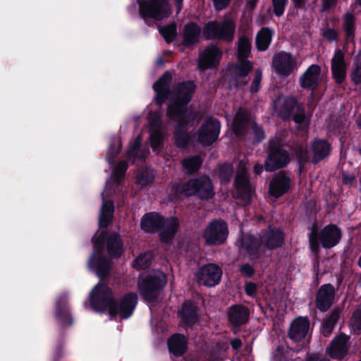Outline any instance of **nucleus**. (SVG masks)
I'll list each match as a JSON object with an SVG mask.
<instances>
[{"instance_id":"1","label":"nucleus","mask_w":361,"mask_h":361,"mask_svg":"<svg viewBox=\"0 0 361 361\" xmlns=\"http://www.w3.org/2000/svg\"><path fill=\"white\" fill-rule=\"evenodd\" d=\"M180 227L177 217H165L159 212H150L145 214L140 220V228L145 233H158L163 244H170L175 238Z\"/></svg>"},{"instance_id":"2","label":"nucleus","mask_w":361,"mask_h":361,"mask_svg":"<svg viewBox=\"0 0 361 361\" xmlns=\"http://www.w3.org/2000/svg\"><path fill=\"white\" fill-rule=\"evenodd\" d=\"M275 110L279 116L283 121H288L291 117L298 125L299 130L307 128L310 121L307 118L305 106L294 96H285L281 99L279 97L275 102Z\"/></svg>"},{"instance_id":"3","label":"nucleus","mask_w":361,"mask_h":361,"mask_svg":"<svg viewBox=\"0 0 361 361\" xmlns=\"http://www.w3.org/2000/svg\"><path fill=\"white\" fill-rule=\"evenodd\" d=\"M341 237V231L336 224H329L319 231L317 224H314L309 235L310 248L312 252L317 255L320 245L325 249H330L340 242Z\"/></svg>"},{"instance_id":"4","label":"nucleus","mask_w":361,"mask_h":361,"mask_svg":"<svg viewBox=\"0 0 361 361\" xmlns=\"http://www.w3.org/2000/svg\"><path fill=\"white\" fill-rule=\"evenodd\" d=\"M166 283V275L157 271L139 277L137 289L142 299L152 303L157 300Z\"/></svg>"},{"instance_id":"5","label":"nucleus","mask_w":361,"mask_h":361,"mask_svg":"<svg viewBox=\"0 0 361 361\" xmlns=\"http://www.w3.org/2000/svg\"><path fill=\"white\" fill-rule=\"evenodd\" d=\"M139 14L145 24L149 27L155 21H161L171 14L169 0H137Z\"/></svg>"},{"instance_id":"6","label":"nucleus","mask_w":361,"mask_h":361,"mask_svg":"<svg viewBox=\"0 0 361 361\" xmlns=\"http://www.w3.org/2000/svg\"><path fill=\"white\" fill-rule=\"evenodd\" d=\"M196 85L192 80L179 82L176 86L175 99L167 106L166 113L180 115L195 116V113L188 109V104L191 102L195 92Z\"/></svg>"},{"instance_id":"7","label":"nucleus","mask_w":361,"mask_h":361,"mask_svg":"<svg viewBox=\"0 0 361 361\" xmlns=\"http://www.w3.org/2000/svg\"><path fill=\"white\" fill-rule=\"evenodd\" d=\"M267 154L264 159V170L267 172L284 169L290 161L289 152L283 147L278 138L269 140Z\"/></svg>"},{"instance_id":"8","label":"nucleus","mask_w":361,"mask_h":361,"mask_svg":"<svg viewBox=\"0 0 361 361\" xmlns=\"http://www.w3.org/2000/svg\"><path fill=\"white\" fill-rule=\"evenodd\" d=\"M235 25L229 19L221 22L216 20L209 21L202 30V35L206 40H217L231 42L234 39Z\"/></svg>"},{"instance_id":"9","label":"nucleus","mask_w":361,"mask_h":361,"mask_svg":"<svg viewBox=\"0 0 361 361\" xmlns=\"http://www.w3.org/2000/svg\"><path fill=\"white\" fill-rule=\"evenodd\" d=\"M114 300L112 289L106 283H98L91 290L90 302L93 310L104 312L109 308Z\"/></svg>"},{"instance_id":"10","label":"nucleus","mask_w":361,"mask_h":361,"mask_svg":"<svg viewBox=\"0 0 361 361\" xmlns=\"http://www.w3.org/2000/svg\"><path fill=\"white\" fill-rule=\"evenodd\" d=\"M167 118L176 122L173 130V138L175 145L180 148L186 147L190 141V135L188 128L192 123L195 116L183 115L166 113Z\"/></svg>"},{"instance_id":"11","label":"nucleus","mask_w":361,"mask_h":361,"mask_svg":"<svg viewBox=\"0 0 361 361\" xmlns=\"http://www.w3.org/2000/svg\"><path fill=\"white\" fill-rule=\"evenodd\" d=\"M228 235L226 222L221 219H215L209 222L203 231L202 237L205 244L209 246L224 244Z\"/></svg>"},{"instance_id":"12","label":"nucleus","mask_w":361,"mask_h":361,"mask_svg":"<svg viewBox=\"0 0 361 361\" xmlns=\"http://www.w3.org/2000/svg\"><path fill=\"white\" fill-rule=\"evenodd\" d=\"M138 298L135 292L125 293L120 300L114 299L109 308V315L111 318L119 316L123 319H127L131 317L137 306Z\"/></svg>"},{"instance_id":"13","label":"nucleus","mask_w":361,"mask_h":361,"mask_svg":"<svg viewBox=\"0 0 361 361\" xmlns=\"http://www.w3.org/2000/svg\"><path fill=\"white\" fill-rule=\"evenodd\" d=\"M220 129L221 123L217 118H207L197 132V141L203 147L212 145L219 138Z\"/></svg>"},{"instance_id":"14","label":"nucleus","mask_w":361,"mask_h":361,"mask_svg":"<svg viewBox=\"0 0 361 361\" xmlns=\"http://www.w3.org/2000/svg\"><path fill=\"white\" fill-rule=\"evenodd\" d=\"M192 196L202 200L214 197L215 192L212 179L207 175L188 179Z\"/></svg>"},{"instance_id":"15","label":"nucleus","mask_w":361,"mask_h":361,"mask_svg":"<svg viewBox=\"0 0 361 361\" xmlns=\"http://www.w3.org/2000/svg\"><path fill=\"white\" fill-rule=\"evenodd\" d=\"M222 56L223 52L217 45L209 44L199 54L198 69L204 71L216 68L219 65Z\"/></svg>"},{"instance_id":"16","label":"nucleus","mask_w":361,"mask_h":361,"mask_svg":"<svg viewBox=\"0 0 361 361\" xmlns=\"http://www.w3.org/2000/svg\"><path fill=\"white\" fill-rule=\"evenodd\" d=\"M233 186L237 192V197L250 204L255 190L252 187L249 174L245 169L238 171L233 181Z\"/></svg>"},{"instance_id":"17","label":"nucleus","mask_w":361,"mask_h":361,"mask_svg":"<svg viewBox=\"0 0 361 361\" xmlns=\"http://www.w3.org/2000/svg\"><path fill=\"white\" fill-rule=\"evenodd\" d=\"M271 66L277 75L283 77L289 76L297 68L296 59L284 51L274 54Z\"/></svg>"},{"instance_id":"18","label":"nucleus","mask_w":361,"mask_h":361,"mask_svg":"<svg viewBox=\"0 0 361 361\" xmlns=\"http://www.w3.org/2000/svg\"><path fill=\"white\" fill-rule=\"evenodd\" d=\"M111 259L104 252H92L89 257L87 266L101 281H104L110 275Z\"/></svg>"},{"instance_id":"19","label":"nucleus","mask_w":361,"mask_h":361,"mask_svg":"<svg viewBox=\"0 0 361 361\" xmlns=\"http://www.w3.org/2000/svg\"><path fill=\"white\" fill-rule=\"evenodd\" d=\"M261 243L269 250L281 247L284 244L285 235L280 228L269 226L261 231L259 234Z\"/></svg>"},{"instance_id":"20","label":"nucleus","mask_w":361,"mask_h":361,"mask_svg":"<svg viewBox=\"0 0 361 361\" xmlns=\"http://www.w3.org/2000/svg\"><path fill=\"white\" fill-rule=\"evenodd\" d=\"M222 276L221 269L215 264H207L200 269L197 274V282L208 287L219 283Z\"/></svg>"},{"instance_id":"21","label":"nucleus","mask_w":361,"mask_h":361,"mask_svg":"<svg viewBox=\"0 0 361 361\" xmlns=\"http://www.w3.org/2000/svg\"><path fill=\"white\" fill-rule=\"evenodd\" d=\"M290 178L285 171H279L275 173L269 184V195L278 199L288 193L290 189Z\"/></svg>"},{"instance_id":"22","label":"nucleus","mask_w":361,"mask_h":361,"mask_svg":"<svg viewBox=\"0 0 361 361\" xmlns=\"http://www.w3.org/2000/svg\"><path fill=\"white\" fill-rule=\"evenodd\" d=\"M198 306L191 300H185L178 311V315L184 327L192 328L200 322Z\"/></svg>"},{"instance_id":"23","label":"nucleus","mask_w":361,"mask_h":361,"mask_svg":"<svg viewBox=\"0 0 361 361\" xmlns=\"http://www.w3.org/2000/svg\"><path fill=\"white\" fill-rule=\"evenodd\" d=\"M172 75L170 72L166 71L154 84L152 88L156 92L155 103L161 106L168 99L171 94V85Z\"/></svg>"},{"instance_id":"24","label":"nucleus","mask_w":361,"mask_h":361,"mask_svg":"<svg viewBox=\"0 0 361 361\" xmlns=\"http://www.w3.org/2000/svg\"><path fill=\"white\" fill-rule=\"evenodd\" d=\"M336 289L331 283L322 285L316 294L315 303L317 308L322 312H326L334 302Z\"/></svg>"},{"instance_id":"25","label":"nucleus","mask_w":361,"mask_h":361,"mask_svg":"<svg viewBox=\"0 0 361 361\" xmlns=\"http://www.w3.org/2000/svg\"><path fill=\"white\" fill-rule=\"evenodd\" d=\"M348 341L349 336L344 333H341L338 336H336L330 343L327 350L329 355L332 359L343 360L349 352Z\"/></svg>"},{"instance_id":"26","label":"nucleus","mask_w":361,"mask_h":361,"mask_svg":"<svg viewBox=\"0 0 361 361\" xmlns=\"http://www.w3.org/2000/svg\"><path fill=\"white\" fill-rule=\"evenodd\" d=\"M250 319L249 308L242 304L231 305L228 310V320L233 328L246 324Z\"/></svg>"},{"instance_id":"27","label":"nucleus","mask_w":361,"mask_h":361,"mask_svg":"<svg viewBox=\"0 0 361 361\" xmlns=\"http://www.w3.org/2000/svg\"><path fill=\"white\" fill-rule=\"evenodd\" d=\"M250 123V114L244 107H239L235 112L231 124L233 133L237 137L246 135L247 128Z\"/></svg>"},{"instance_id":"28","label":"nucleus","mask_w":361,"mask_h":361,"mask_svg":"<svg viewBox=\"0 0 361 361\" xmlns=\"http://www.w3.org/2000/svg\"><path fill=\"white\" fill-rule=\"evenodd\" d=\"M54 315L63 326H70L73 323V319L70 312L68 297L62 294L58 297L55 303Z\"/></svg>"},{"instance_id":"29","label":"nucleus","mask_w":361,"mask_h":361,"mask_svg":"<svg viewBox=\"0 0 361 361\" xmlns=\"http://www.w3.org/2000/svg\"><path fill=\"white\" fill-rule=\"evenodd\" d=\"M321 68L319 65L310 66L299 78V84L303 89L315 90L319 85Z\"/></svg>"},{"instance_id":"30","label":"nucleus","mask_w":361,"mask_h":361,"mask_svg":"<svg viewBox=\"0 0 361 361\" xmlns=\"http://www.w3.org/2000/svg\"><path fill=\"white\" fill-rule=\"evenodd\" d=\"M201 32V27L197 23H188L183 29L182 45L185 48L194 47L199 43Z\"/></svg>"},{"instance_id":"31","label":"nucleus","mask_w":361,"mask_h":361,"mask_svg":"<svg viewBox=\"0 0 361 361\" xmlns=\"http://www.w3.org/2000/svg\"><path fill=\"white\" fill-rule=\"evenodd\" d=\"M106 247L109 257L113 259L120 258L125 251L123 241L117 232L108 234Z\"/></svg>"},{"instance_id":"32","label":"nucleus","mask_w":361,"mask_h":361,"mask_svg":"<svg viewBox=\"0 0 361 361\" xmlns=\"http://www.w3.org/2000/svg\"><path fill=\"white\" fill-rule=\"evenodd\" d=\"M309 328V319L307 317H299L292 322L288 330V336L293 341H300L306 336Z\"/></svg>"},{"instance_id":"33","label":"nucleus","mask_w":361,"mask_h":361,"mask_svg":"<svg viewBox=\"0 0 361 361\" xmlns=\"http://www.w3.org/2000/svg\"><path fill=\"white\" fill-rule=\"evenodd\" d=\"M168 348L170 353L176 357L183 356L188 349V338L181 334H174L167 342Z\"/></svg>"},{"instance_id":"34","label":"nucleus","mask_w":361,"mask_h":361,"mask_svg":"<svg viewBox=\"0 0 361 361\" xmlns=\"http://www.w3.org/2000/svg\"><path fill=\"white\" fill-rule=\"evenodd\" d=\"M260 239L256 238L252 235H245L242 237L240 241V250L245 251L250 259H258L259 257V251L262 246Z\"/></svg>"},{"instance_id":"35","label":"nucleus","mask_w":361,"mask_h":361,"mask_svg":"<svg viewBox=\"0 0 361 361\" xmlns=\"http://www.w3.org/2000/svg\"><path fill=\"white\" fill-rule=\"evenodd\" d=\"M313 157L312 162L314 164L327 157L331 152V145L327 140L317 139L312 143Z\"/></svg>"},{"instance_id":"36","label":"nucleus","mask_w":361,"mask_h":361,"mask_svg":"<svg viewBox=\"0 0 361 361\" xmlns=\"http://www.w3.org/2000/svg\"><path fill=\"white\" fill-rule=\"evenodd\" d=\"M340 308L335 307L331 311L329 315L324 319L321 326V333L324 337H329L331 334L340 318Z\"/></svg>"},{"instance_id":"37","label":"nucleus","mask_w":361,"mask_h":361,"mask_svg":"<svg viewBox=\"0 0 361 361\" xmlns=\"http://www.w3.org/2000/svg\"><path fill=\"white\" fill-rule=\"evenodd\" d=\"M114 213V204L111 200L104 201L100 209L99 217V226L106 228L111 223Z\"/></svg>"},{"instance_id":"38","label":"nucleus","mask_w":361,"mask_h":361,"mask_svg":"<svg viewBox=\"0 0 361 361\" xmlns=\"http://www.w3.org/2000/svg\"><path fill=\"white\" fill-rule=\"evenodd\" d=\"M274 31L268 27H262L256 35L255 44L256 48L259 51H266L272 39Z\"/></svg>"},{"instance_id":"39","label":"nucleus","mask_w":361,"mask_h":361,"mask_svg":"<svg viewBox=\"0 0 361 361\" xmlns=\"http://www.w3.org/2000/svg\"><path fill=\"white\" fill-rule=\"evenodd\" d=\"M343 20L345 40L349 42H353L355 35V16L350 12H346L343 15Z\"/></svg>"},{"instance_id":"40","label":"nucleus","mask_w":361,"mask_h":361,"mask_svg":"<svg viewBox=\"0 0 361 361\" xmlns=\"http://www.w3.org/2000/svg\"><path fill=\"white\" fill-rule=\"evenodd\" d=\"M192 197L190 188L189 187V180L183 183H175L171 185V193L169 195V199L171 201H178L181 197Z\"/></svg>"},{"instance_id":"41","label":"nucleus","mask_w":361,"mask_h":361,"mask_svg":"<svg viewBox=\"0 0 361 361\" xmlns=\"http://www.w3.org/2000/svg\"><path fill=\"white\" fill-rule=\"evenodd\" d=\"M217 173L222 185H228L234 174V168L232 164L224 162L217 166Z\"/></svg>"},{"instance_id":"42","label":"nucleus","mask_w":361,"mask_h":361,"mask_svg":"<svg viewBox=\"0 0 361 361\" xmlns=\"http://www.w3.org/2000/svg\"><path fill=\"white\" fill-rule=\"evenodd\" d=\"M251 48V42L249 38L246 36L240 37L238 42V59L247 60V59L252 57Z\"/></svg>"},{"instance_id":"43","label":"nucleus","mask_w":361,"mask_h":361,"mask_svg":"<svg viewBox=\"0 0 361 361\" xmlns=\"http://www.w3.org/2000/svg\"><path fill=\"white\" fill-rule=\"evenodd\" d=\"M159 32L166 43L173 42L177 37V25L175 22L170 23L164 26H159Z\"/></svg>"},{"instance_id":"44","label":"nucleus","mask_w":361,"mask_h":361,"mask_svg":"<svg viewBox=\"0 0 361 361\" xmlns=\"http://www.w3.org/2000/svg\"><path fill=\"white\" fill-rule=\"evenodd\" d=\"M202 164V159L200 155L185 158L182 161L183 167L188 173L192 174L199 171Z\"/></svg>"},{"instance_id":"45","label":"nucleus","mask_w":361,"mask_h":361,"mask_svg":"<svg viewBox=\"0 0 361 361\" xmlns=\"http://www.w3.org/2000/svg\"><path fill=\"white\" fill-rule=\"evenodd\" d=\"M350 79L356 85L361 84V49L358 51L353 59V68L350 73Z\"/></svg>"},{"instance_id":"46","label":"nucleus","mask_w":361,"mask_h":361,"mask_svg":"<svg viewBox=\"0 0 361 361\" xmlns=\"http://www.w3.org/2000/svg\"><path fill=\"white\" fill-rule=\"evenodd\" d=\"M239 63L233 66V73L239 78L246 77L252 68V63L248 60H238Z\"/></svg>"},{"instance_id":"47","label":"nucleus","mask_w":361,"mask_h":361,"mask_svg":"<svg viewBox=\"0 0 361 361\" xmlns=\"http://www.w3.org/2000/svg\"><path fill=\"white\" fill-rule=\"evenodd\" d=\"M150 146L154 152L161 149L164 146V135L160 130H154L149 135Z\"/></svg>"},{"instance_id":"48","label":"nucleus","mask_w":361,"mask_h":361,"mask_svg":"<svg viewBox=\"0 0 361 361\" xmlns=\"http://www.w3.org/2000/svg\"><path fill=\"white\" fill-rule=\"evenodd\" d=\"M121 148V143L120 140L113 139L110 142V145L106 153V159L109 164L113 165L115 164V160L119 154Z\"/></svg>"},{"instance_id":"49","label":"nucleus","mask_w":361,"mask_h":361,"mask_svg":"<svg viewBox=\"0 0 361 361\" xmlns=\"http://www.w3.org/2000/svg\"><path fill=\"white\" fill-rule=\"evenodd\" d=\"M107 236V233L105 231H102L97 237L95 235L92 237V252H104V243H106Z\"/></svg>"},{"instance_id":"50","label":"nucleus","mask_w":361,"mask_h":361,"mask_svg":"<svg viewBox=\"0 0 361 361\" xmlns=\"http://www.w3.org/2000/svg\"><path fill=\"white\" fill-rule=\"evenodd\" d=\"M332 78L337 85H341L346 78V66H331Z\"/></svg>"},{"instance_id":"51","label":"nucleus","mask_w":361,"mask_h":361,"mask_svg":"<svg viewBox=\"0 0 361 361\" xmlns=\"http://www.w3.org/2000/svg\"><path fill=\"white\" fill-rule=\"evenodd\" d=\"M294 154L297 159L298 165H306L310 161V157L308 155V150L306 147L302 145H297L294 149Z\"/></svg>"},{"instance_id":"52","label":"nucleus","mask_w":361,"mask_h":361,"mask_svg":"<svg viewBox=\"0 0 361 361\" xmlns=\"http://www.w3.org/2000/svg\"><path fill=\"white\" fill-rule=\"evenodd\" d=\"M128 168V164L126 161H121L118 163L113 170V176L115 181L120 182L124 177Z\"/></svg>"},{"instance_id":"53","label":"nucleus","mask_w":361,"mask_h":361,"mask_svg":"<svg viewBox=\"0 0 361 361\" xmlns=\"http://www.w3.org/2000/svg\"><path fill=\"white\" fill-rule=\"evenodd\" d=\"M322 35L326 41L332 42L338 39L339 32L334 28L326 27L322 30Z\"/></svg>"},{"instance_id":"54","label":"nucleus","mask_w":361,"mask_h":361,"mask_svg":"<svg viewBox=\"0 0 361 361\" xmlns=\"http://www.w3.org/2000/svg\"><path fill=\"white\" fill-rule=\"evenodd\" d=\"M151 259L146 254H140L133 262V267L137 269H145L149 267Z\"/></svg>"},{"instance_id":"55","label":"nucleus","mask_w":361,"mask_h":361,"mask_svg":"<svg viewBox=\"0 0 361 361\" xmlns=\"http://www.w3.org/2000/svg\"><path fill=\"white\" fill-rule=\"evenodd\" d=\"M273 13L276 17H281L283 15L288 0H271Z\"/></svg>"},{"instance_id":"56","label":"nucleus","mask_w":361,"mask_h":361,"mask_svg":"<svg viewBox=\"0 0 361 361\" xmlns=\"http://www.w3.org/2000/svg\"><path fill=\"white\" fill-rule=\"evenodd\" d=\"M252 133H253V142L260 143L265 138V133L262 126H259L257 123H254L252 125Z\"/></svg>"},{"instance_id":"57","label":"nucleus","mask_w":361,"mask_h":361,"mask_svg":"<svg viewBox=\"0 0 361 361\" xmlns=\"http://www.w3.org/2000/svg\"><path fill=\"white\" fill-rule=\"evenodd\" d=\"M331 66H346L344 59V53L340 49H336L331 61Z\"/></svg>"},{"instance_id":"58","label":"nucleus","mask_w":361,"mask_h":361,"mask_svg":"<svg viewBox=\"0 0 361 361\" xmlns=\"http://www.w3.org/2000/svg\"><path fill=\"white\" fill-rule=\"evenodd\" d=\"M136 179L137 183L141 185L142 186H146L152 183L154 180L153 177L150 176L146 171H142L137 174Z\"/></svg>"},{"instance_id":"59","label":"nucleus","mask_w":361,"mask_h":361,"mask_svg":"<svg viewBox=\"0 0 361 361\" xmlns=\"http://www.w3.org/2000/svg\"><path fill=\"white\" fill-rule=\"evenodd\" d=\"M262 72L259 70L256 71L254 79L250 87V91L252 93H256L259 90L260 83L262 81Z\"/></svg>"},{"instance_id":"60","label":"nucleus","mask_w":361,"mask_h":361,"mask_svg":"<svg viewBox=\"0 0 361 361\" xmlns=\"http://www.w3.org/2000/svg\"><path fill=\"white\" fill-rule=\"evenodd\" d=\"M238 271L243 276L250 279L252 278L255 274L254 267L248 263L240 265Z\"/></svg>"},{"instance_id":"61","label":"nucleus","mask_w":361,"mask_h":361,"mask_svg":"<svg viewBox=\"0 0 361 361\" xmlns=\"http://www.w3.org/2000/svg\"><path fill=\"white\" fill-rule=\"evenodd\" d=\"M245 293L247 296L255 297L257 294V285L252 281L245 282L244 286Z\"/></svg>"},{"instance_id":"62","label":"nucleus","mask_w":361,"mask_h":361,"mask_svg":"<svg viewBox=\"0 0 361 361\" xmlns=\"http://www.w3.org/2000/svg\"><path fill=\"white\" fill-rule=\"evenodd\" d=\"M141 142L140 138H137L130 145L128 150V157H136L137 155Z\"/></svg>"},{"instance_id":"63","label":"nucleus","mask_w":361,"mask_h":361,"mask_svg":"<svg viewBox=\"0 0 361 361\" xmlns=\"http://www.w3.org/2000/svg\"><path fill=\"white\" fill-rule=\"evenodd\" d=\"M341 176L344 185L352 186L355 181V176L348 174L346 171H342Z\"/></svg>"},{"instance_id":"64","label":"nucleus","mask_w":361,"mask_h":361,"mask_svg":"<svg viewBox=\"0 0 361 361\" xmlns=\"http://www.w3.org/2000/svg\"><path fill=\"white\" fill-rule=\"evenodd\" d=\"M214 6L217 11H221L227 8L231 0H212Z\"/></svg>"}]
</instances>
